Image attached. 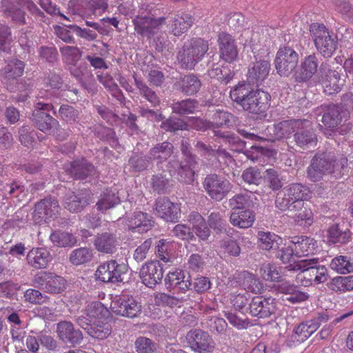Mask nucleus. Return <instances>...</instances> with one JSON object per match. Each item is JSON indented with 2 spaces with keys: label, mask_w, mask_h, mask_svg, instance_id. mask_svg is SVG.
I'll list each match as a JSON object with an SVG mask.
<instances>
[{
  "label": "nucleus",
  "mask_w": 353,
  "mask_h": 353,
  "mask_svg": "<svg viewBox=\"0 0 353 353\" xmlns=\"http://www.w3.org/2000/svg\"><path fill=\"white\" fill-rule=\"evenodd\" d=\"M348 172V160L345 157L337 158L331 152L316 153L307 168V177L312 182H318L324 176L330 179H341Z\"/></svg>",
  "instance_id": "f257e3e1"
},
{
  "label": "nucleus",
  "mask_w": 353,
  "mask_h": 353,
  "mask_svg": "<svg viewBox=\"0 0 353 353\" xmlns=\"http://www.w3.org/2000/svg\"><path fill=\"white\" fill-rule=\"evenodd\" d=\"M286 269L289 271H301L299 279L303 286L323 283L329 278L327 269L325 265H320L318 258L298 260L286 266Z\"/></svg>",
  "instance_id": "f03ea898"
},
{
  "label": "nucleus",
  "mask_w": 353,
  "mask_h": 353,
  "mask_svg": "<svg viewBox=\"0 0 353 353\" xmlns=\"http://www.w3.org/2000/svg\"><path fill=\"white\" fill-rule=\"evenodd\" d=\"M298 121L299 119H295L280 121L268 126L260 135L245 128H239L237 132L243 138L254 142L262 141H275L282 139H290V140Z\"/></svg>",
  "instance_id": "7ed1b4c3"
},
{
  "label": "nucleus",
  "mask_w": 353,
  "mask_h": 353,
  "mask_svg": "<svg viewBox=\"0 0 353 353\" xmlns=\"http://www.w3.org/2000/svg\"><path fill=\"white\" fill-rule=\"evenodd\" d=\"M38 96L43 101H39L34 104L30 120L32 125L40 131L50 133L53 128L59 125V121L49 114L50 110H54L50 100L52 93L47 90H41Z\"/></svg>",
  "instance_id": "20e7f679"
},
{
  "label": "nucleus",
  "mask_w": 353,
  "mask_h": 353,
  "mask_svg": "<svg viewBox=\"0 0 353 353\" xmlns=\"http://www.w3.org/2000/svg\"><path fill=\"white\" fill-rule=\"evenodd\" d=\"M310 188L300 183H291L277 193L275 206L281 211L295 209L302 205V201L310 198Z\"/></svg>",
  "instance_id": "39448f33"
},
{
  "label": "nucleus",
  "mask_w": 353,
  "mask_h": 353,
  "mask_svg": "<svg viewBox=\"0 0 353 353\" xmlns=\"http://www.w3.org/2000/svg\"><path fill=\"white\" fill-rule=\"evenodd\" d=\"M209 50L208 42L201 38H193L185 42L179 50L177 60L182 68L192 70L202 60Z\"/></svg>",
  "instance_id": "423d86ee"
},
{
  "label": "nucleus",
  "mask_w": 353,
  "mask_h": 353,
  "mask_svg": "<svg viewBox=\"0 0 353 353\" xmlns=\"http://www.w3.org/2000/svg\"><path fill=\"white\" fill-rule=\"evenodd\" d=\"M317 142V134L312 121L305 119H299L288 146L296 151L307 150L316 147Z\"/></svg>",
  "instance_id": "0eeeda50"
},
{
  "label": "nucleus",
  "mask_w": 353,
  "mask_h": 353,
  "mask_svg": "<svg viewBox=\"0 0 353 353\" xmlns=\"http://www.w3.org/2000/svg\"><path fill=\"white\" fill-rule=\"evenodd\" d=\"M310 32L317 51L325 58L331 57L337 48L336 35L318 23L310 25Z\"/></svg>",
  "instance_id": "6e6552de"
},
{
  "label": "nucleus",
  "mask_w": 353,
  "mask_h": 353,
  "mask_svg": "<svg viewBox=\"0 0 353 353\" xmlns=\"http://www.w3.org/2000/svg\"><path fill=\"white\" fill-rule=\"evenodd\" d=\"M316 112L322 116L323 125L320 127L321 130L324 128V133H326L325 131L330 133L336 132L341 123L349 121L347 117L333 103L321 105L317 108Z\"/></svg>",
  "instance_id": "1a4fd4ad"
},
{
  "label": "nucleus",
  "mask_w": 353,
  "mask_h": 353,
  "mask_svg": "<svg viewBox=\"0 0 353 353\" xmlns=\"http://www.w3.org/2000/svg\"><path fill=\"white\" fill-rule=\"evenodd\" d=\"M202 184L206 194L216 201H222L233 188L229 180L215 173L207 174Z\"/></svg>",
  "instance_id": "9d476101"
},
{
  "label": "nucleus",
  "mask_w": 353,
  "mask_h": 353,
  "mask_svg": "<svg viewBox=\"0 0 353 353\" xmlns=\"http://www.w3.org/2000/svg\"><path fill=\"white\" fill-rule=\"evenodd\" d=\"M299 54L289 46L281 47L277 51L274 66L280 77H288L294 74L299 63Z\"/></svg>",
  "instance_id": "9b49d317"
},
{
  "label": "nucleus",
  "mask_w": 353,
  "mask_h": 353,
  "mask_svg": "<svg viewBox=\"0 0 353 353\" xmlns=\"http://www.w3.org/2000/svg\"><path fill=\"white\" fill-rule=\"evenodd\" d=\"M32 282L34 287L50 294H61L66 289L65 279L54 272H40L35 274Z\"/></svg>",
  "instance_id": "f8f14e48"
},
{
  "label": "nucleus",
  "mask_w": 353,
  "mask_h": 353,
  "mask_svg": "<svg viewBox=\"0 0 353 353\" xmlns=\"http://www.w3.org/2000/svg\"><path fill=\"white\" fill-rule=\"evenodd\" d=\"M165 17L154 19L150 16L143 6L132 19L136 32L142 37L148 38H151L159 31L160 26L165 23Z\"/></svg>",
  "instance_id": "ddd939ff"
},
{
  "label": "nucleus",
  "mask_w": 353,
  "mask_h": 353,
  "mask_svg": "<svg viewBox=\"0 0 353 353\" xmlns=\"http://www.w3.org/2000/svg\"><path fill=\"white\" fill-rule=\"evenodd\" d=\"M25 63L17 59H12L6 62V65L0 70L3 84L10 92L19 90L20 77L24 71Z\"/></svg>",
  "instance_id": "4468645a"
},
{
  "label": "nucleus",
  "mask_w": 353,
  "mask_h": 353,
  "mask_svg": "<svg viewBox=\"0 0 353 353\" xmlns=\"http://www.w3.org/2000/svg\"><path fill=\"white\" fill-rule=\"evenodd\" d=\"M128 270V266L125 263L110 260L98 267L95 276L97 280L104 283L122 282V275L125 274Z\"/></svg>",
  "instance_id": "2eb2a0df"
},
{
  "label": "nucleus",
  "mask_w": 353,
  "mask_h": 353,
  "mask_svg": "<svg viewBox=\"0 0 353 353\" xmlns=\"http://www.w3.org/2000/svg\"><path fill=\"white\" fill-rule=\"evenodd\" d=\"M110 309L117 315L128 318L137 317L141 312V305L128 294L115 296L112 300Z\"/></svg>",
  "instance_id": "dca6fc26"
},
{
  "label": "nucleus",
  "mask_w": 353,
  "mask_h": 353,
  "mask_svg": "<svg viewBox=\"0 0 353 353\" xmlns=\"http://www.w3.org/2000/svg\"><path fill=\"white\" fill-rule=\"evenodd\" d=\"M266 55L263 58L255 55V61L250 64L247 81L252 85L259 86L268 78L271 69L270 60L268 57V50H265Z\"/></svg>",
  "instance_id": "f3484780"
},
{
  "label": "nucleus",
  "mask_w": 353,
  "mask_h": 353,
  "mask_svg": "<svg viewBox=\"0 0 353 353\" xmlns=\"http://www.w3.org/2000/svg\"><path fill=\"white\" fill-rule=\"evenodd\" d=\"M185 341L188 345L199 353H211L215 347V343L208 332L194 329L187 332Z\"/></svg>",
  "instance_id": "a211bd4d"
},
{
  "label": "nucleus",
  "mask_w": 353,
  "mask_h": 353,
  "mask_svg": "<svg viewBox=\"0 0 353 353\" xmlns=\"http://www.w3.org/2000/svg\"><path fill=\"white\" fill-rule=\"evenodd\" d=\"M66 172L74 180L91 183L97 174V169L87 159H75L65 165Z\"/></svg>",
  "instance_id": "6ab92c4d"
},
{
  "label": "nucleus",
  "mask_w": 353,
  "mask_h": 353,
  "mask_svg": "<svg viewBox=\"0 0 353 353\" xmlns=\"http://www.w3.org/2000/svg\"><path fill=\"white\" fill-rule=\"evenodd\" d=\"M319 55L312 53L304 57L292 77L297 83H307L320 69Z\"/></svg>",
  "instance_id": "aec40b11"
},
{
  "label": "nucleus",
  "mask_w": 353,
  "mask_h": 353,
  "mask_svg": "<svg viewBox=\"0 0 353 353\" xmlns=\"http://www.w3.org/2000/svg\"><path fill=\"white\" fill-rule=\"evenodd\" d=\"M270 95L262 90L256 89L251 99L243 105V110L256 119L265 118L270 107Z\"/></svg>",
  "instance_id": "412c9836"
},
{
  "label": "nucleus",
  "mask_w": 353,
  "mask_h": 353,
  "mask_svg": "<svg viewBox=\"0 0 353 353\" xmlns=\"http://www.w3.org/2000/svg\"><path fill=\"white\" fill-rule=\"evenodd\" d=\"M249 313L253 317L265 319L274 314L276 310V302L272 297L256 296L249 303Z\"/></svg>",
  "instance_id": "4be33fe9"
},
{
  "label": "nucleus",
  "mask_w": 353,
  "mask_h": 353,
  "mask_svg": "<svg viewBox=\"0 0 353 353\" xmlns=\"http://www.w3.org/2000/svg\"><path fill=\"white\" fill-rule=\"evenodd\" d=\"M57 333L59 340L70 347H74L83 340L82 332L68 321H61L57 324Z\"/></svg>",
  "instance_id": "5701e85b"
},
{
  "label": "nucleus",
  "mask_w": 353,
  "mask_h": 353,
  "mask_svg": "<svg viewBox=\"0 0 353 353\" xmlns=\"http://www.w3.org/2000/svg\"><path fill=\"white\" fill-rule=\"evenodd\" d=\"M59 210L60 206L57 199L45 198L35 204L33 218L37 223L46 222L55 217Z\"/></svg>",
  "instance_id": "b1692460"
},
{
  "label": "nucleus",
  "mask_w": 353,
  "mask_h": 353,
  "mask_svg": "<svg viewBox=\"0 0 353 353\" xmlns=\"http://www.w3.org/2000/svg\"><path fill=\"white\" fill-rule=\"evenodd\" d=\"M319 73L325 93L330 95L339 93L341 90L342 87L339 84L340 73L336 70L331 69L327 61L321 62Z\"/></svg>",
  "instance_id": "393cba45"
},
{
  "label": "nucleus",
  "mask_w": 353,
  "mask_h": 353,
  "mask_svg": "<svg viewBox=\"0 0 353 353\" xmlns=\"http://www.w3.org/2000/svg\"><path fill=\"white\" fill-rule=\"evenodd\" d=\"M163 275V269L158 261H150L145 263L139 272L142 283L147 287L153 288L159 283Z\"/></svg>",
  "instance_id": "a878e982"
},
{
  "label": "nucleus",
  "mask_w": 353,
  "mask_h": 353,
  "mask_svg": "<svg viewBox=\"0 0 353 353\" xmlns=\"http://www.w3.org/2000/svg\"><path fill=\"white\" fill-rule=\"evenodd\" d=\"M157 214L167 222L177 223L181 217V208L167 197H160L155 203Z\"/></svg>",
  "instance_id": "bb28decb"
},
{
  "label": "nucleus",
  "mask_w": 353,
  "mask_h": 353,
  "mask_svg": "<svg viewBox=\"0 0 353 353\" xmlns=\"http://www.w3.org/2000/svg\"><path fill=\"white\" fill-rule=\"evenodd\" d=\"M217 41L220 58L228 63L235 61L238 57V50L234 37L222 32L219 34Z\"/></svg>",
  "instance_id": "cd10ccee"
},
{
  "label": "nucleus",
  "mask_w": 353,
  "mask_h": 353,
  "mask_svg": "<svg viewBox=\"0 0 353 353\" xmlns=\"http://www.w3.org/2000/svg\"><path fill=\"white\" fill-rule=\"evenodd\" d=\"M93 245L98 252L112 254L117 250L118 238L113 232L99 233L94 238Z\"/></svg>",
  "instance_id": "c85d7f7f"
},
{
  "label": "nucleus",
  "mask_w": 353,
  "mask_h": 353,
  "mask_svg": "<svg viewBox=\"0 0 353 353\" xmlns=\"http://www.w3.org/2000/svg\"><path fill=\"white\" fill-rule=\"evenodd\" d=\"M174 87L185 96H192L200 90L201 81L196 74H188L178 78Z\"/></svg>",
  "instance_id": "c756f323"
},
{
  "label": "nucleus",
  "mask_w": 353,
  "mask_h": 353,
  "mask_svg": "<svg viewBox=\"0 0 353 353\" xmlns=\"http://www.w3.org/2000/svg\"><path fill=\"white\" fill-rule=\"evenodd\" d=\"M252 83L248 82L239 83L230 92L231 99L237 105L243 108V105L251 99L256 89L252 87Z\"/></svg>",
  "instance_id": "7c9ffc66"
},
{
  "label": "nucleus",
  "mask_w": 353,
  "mask_h": 353,
  "mask_svg": "<svg viewBox=\"0 0 353 353\" xmlns=\"http://www.w3.org/2000/svg\"><path fill=\"white\" fill-rule=\"evenodd\" d=\"M70 73L85 90L93 91L94 78L86 63H81L78 67L71 68Z\"/></svg>",
  "instance_id": "2f4dec72"
},
{
  "label": "nucleus",
  "mask_w": 353,
  "mask_h": 353,
  "mask_svg": "<svg viewBox=\"0 0 353 353\" xmlns=\"http://www.w3.org/2000/svg\"><path fill=\"white\" fill-rule=\"evenodd\" d=\"M174 150V145L168 141H165L155 144L150 149L148 154L152 161H157V166L159 167L172 155Z\"/></svg>",
  "instance_id": "473e14b6"
},
{
  "label": "nucleus",
  "mask_w": 353,
  "mask_h": 353,
  "mask_svg": "<svg viewBox=\"0 0 353 353\" xmlns=\"http://www.w3.org/2000/svg\"><path fill=\"white\" fill-rule=\"evenodd\" d=\"M51 259L50 252L44 248H32L27 255L28 264L35 269L46 268Z\"/></svg>",
  "instance_id": "72a5a7b5"
},
{
  "label": "nucleus",
  "mask_w": 353,
  "mask_h": 353,
  "mask_svg": "<svg viewBox=\"0 0 353 353\" xmlns=\"http://www.w3.org/2000/svg\"><path fill=\"white\" fill-rule=\"evenodd\" d=\"M89 204L88 195L83 192H70L64 196V206L72 212H79Z\"/></svg>",
  "instance_id": "f704fd0d"
},
{
  "label": "nucleus",
  "mask_w": 353,
  "mask_h": 353,
  "mask_svg": "<svg viewBox=\"0 0 353 353\" xmlns=\"http://www.w3.org/2000/svg\"><path fill=\"white\" fill-rule=\"evenodd\" d=\"M189 221L192 224L193 233L201 241H207L210 236L211 230L205 219L198 212H192L189 215Z\"/></svg>",
  "instance_id": "c9c22d12"
},
{
  "label": "nucleus",
  "mask_w": 353,
  "mask_h": 353,
  "mask_svg": "<svg viewBox=\"0 0 353 353\" xmlns=\"http://www.w3.org/2000/svg\"><path fill=\"white\" fill-rule=\"evenodd\" d=\"M152 165L150 154L143 152H134L128 160L129 170L132 172H141L148 170Z\"/></svg>",
  "instance_id": "e433bc0d"
},
{
  "label": "nucleus",
  "mask_w": 353,
  "mask_h": 353,
  "mask_svg": "<svg viewBox=\"0 0 353 353\" xmlns=\"http://www.w3.org/2000/svg\"><path fill=\"white\" fill-rule=\"evenodd\" d=\"M257 238L259 247L263 250L274 252L283 243V240L279 236L270 232L259 231Z\"/></svg>",
  "instance_id": "4c0bfd02"
},
{
  "label": "nucleus",
  "mask_w": 353,
  "mask_h": 353,
  "mask_svg": "<svg viewBox=\"0 0 353 353\" xmlns=\"http://www.w3.org/2000/svg\"><path fill=\"white\" fill-rule=\"evenodd\" d=\"M194 19L189 14H176L172 18L171 30L174 36L179 37L193 25Z\"/></svg>",
  "instance_id": "58836bf2"
},
{
  "label": "nucleus",
  "mask_w": 353,
  "mask_h": 353,
  "mask_svg": "<svg viewBox=\"0 0 353 353\" xmlns=\"http://www.w3.org/2000/svg\"><path fill=\"white\" fill-rule=\"evenodd\" d=\"M254 221L255 213L248 209L239 212H232L230 216V223L239 228H250Z\"/></svg>",
  "instance_id": "ea45409f"
},
{
  "label": "nucleus",
  "mask_w": 353,
  "mask_h": 353,
  "mask_svg": "<svg viewBox=\"0 0 353 353\" xmlns=\"http://www.w3.org/2000/svg\"><path fill=\"white\" fill-rule=\"evenodd\" d=\"M133 78L139 94L148 101L152 107L159 105L161 100L155 91L150 88L142 79L138 78L135 74H133Z\"/></svg>",
  "instance_id": "a19ab883"
},
{
  "label": "nucleus",
  "mask_w": 353,
  "mask_h": 353,
  "mask_svg": "<svg viewBox=\"0 0 353 353\" xmlns=\"http://www.w3.org/2000/svg\"><path fill=\"white\" fill-rule=\"evenodd\" d=\"M129 227L138 229L139 232H148L152 226L150 216L142 212H135L128 220Z\"/></svg>",
  "instance_id": "79ce46f5"
},
{
  "label": "nucleus",
  "mask_w": 353,
  "mask_h": 353,
  "mask_svg": "<svg viewBox=\"0 0 353 353\" xmlns=\"http://www.w3.org/2000/svg\"><path fill=\"white\" fill-rule=\"evenodd\" d=\"M120 203V198L117 193L112 190L106 189L104 190L96 203V208L98 211L103 213L105 212L108 210L114 208Z\"/></svg>",
  "instance_id": "37998d69"
},
{
  "label": "nucleus",
  "mask_w": 353,
  "mask_h": 353,
  "mask_svg": "<svg viewBox=\"0 0 353 353\" xmlns=\"http://www.w3.org/2000/svg\"><path fill=\"white\" fill-rule=\"evenodd\" d=\"M312 241L313 239L305 236L293 237L291 245L294 246L296 256H306L313 252L314 244Z\"/></svg>",
  "instance_id": "c03bdc74"
},
{
  "label": "nucleus",
  "mask_w": 353,
  "mask_h": 353,
  "mask_svg": "<svg viewBox=\"0 0 353 353\" xmlns=\"http://www.w3.org/2000/svg\"><path fill=\"white\" fill-rule=\"evenodd\" d=\"M241 284L248 292L254 294H261L263 291V284L254 274L249 272H243L241 274Z\"/></svg>",
  "instance_id": "a18cd8bd"
},
{
  "label": "nucleus",
  "mask_w": 353,
  "mask_h": 353,
  "mask_svg": "<svg viewBox=\"0 0 353 353\" xmlns=\"http://www.w3.org/2000/svg\"><path fill=\"white\" fill-rule=\"evenodd\" d=\"M171 108L173 113L183 116L194 114L199 108V102L196 99H186L173 103Z\"/></svg>",
  "instance_id": "49530a36"
},
{
  "label": "nucleus",
  "mask_w": 353,
  "mask_h": 353,
  "mask_svg": "<svg viewBox=\"0 0 353 353\" xmlns=\"http://www.w3.org/2000/svg\"><path fill=\"white\" fill-rule=\"evenodd\" d=\"M288 211L293 212L292 216L294 221L299 225L310 226L313 223L314 215L312 211L303 205H300L295 209L288 210Z\"/></svg>",
  "instance_id": "de8ad7c7"
},
{
  "label": "nucleus",
  "mask_w": 353,
  "mask_h": 353,
  "mask_svg": "<svg viewBox=\"0 0 353 353\" xmlns=\"http://www.w3.org/2000/svg\"><path fill=\"white\" fill-rule=\"evenodd\" d=\"M252 193L241 192L229 199V205L232 210H248L254 205Z\"/></svg>",
  "instance_id": "09e8293b"
},
{
  "label": "nucleus",
  "mask_w": 353,
  "mask_h": 353,
  "mask_svg": "<svg viewBox=\"0 0 353 353\" xmlns=\"http://www.w3.org/2000/svg\"><path fill=\"white\" fill-rule=\"evenodd\" d=\"M50 239L54 245L58 247H71L77 243L76 238L72 234L60 230L52 232Z\"/></svg>",
  "instance_id": "8fccbe9b"
},
{
  "label": "nucleus",
  "mask_w": 353,
  "mask_h": 353,
  "mask_svg": "<svg viewBox=\"0 0 353 353\" xmlns=\"http://www.w3.org/2000/svg\"><path fill=\"white\" fill-rule=\"evenodd\" d=\"M318 325L312 320L303 322L299 325L294 331V339L303 342L310 337L316 330Z\"/></svg>",
  "instance_id": "3c124183"
},
{
  "label": "nucleus",
  "mask_w": 353,
  "mask_h": 353,
  "mask_svg": "<svg viewBox=\"0 0 353 353\" xmlns=\"http://www.w3.org/2000/svg\"><path fill=\"white\" fill-rule=\"evenodd\" d=\"M350 232L349 230H342L338 224H333L328 230V239L332 243L344 244L349 241Z\"/></svg>",
  "instance_id": "603ef678"
},
{
  "label": "nucleus",
  "mask_w": 353,
  "mask_h": 353,
  "mask_svg": "<svg viewBox=\"0 0 353 353\" xmlns=\"http://www.w3.org/2000/svg\"><path fill=\"white\" fill-rule=\"evenodd\" d=\"M233 115L223 110L216 109L213 112L210 121V128L214 127L230 126L231 125V119Z\"/></svg>",
  "instance_id": "864d4df0"
},
{
  "label": "nucleus",
  "mask_w": 353,
  "mask_h": 353,
  "mask_svg": "<svg viewBox=\"0 0 353 353\" xmlns=\"http://www.w3.org/2000/svg\"><path fill=\"white\" fill-rule=\"evenodd\" d=\"M208 224L216 234L224 233L227 230V222L219 212H213L209 215Z\"/></svg>",
  "instance_id": "5fc2aeb1"
},
{
  "label": "nucleus",
  "mask_w": 353,
  "mask_h": 353,
  "mask_svg": "<svg viewBox=\"0 0 353 353\" xmlns=\"http://www.w3.org/2000/svg\"><path fill=\"white\" fill-rule=\"evenodd\" d=\"M274 253L275 257L281 261L283 263H289L288 265H290L295 261L294 258L296 256V253L294 246L291 245V241L288 245H279V248L275 250Z\"/></svg>",
  "instance_id": "6e6d98bb"
},
{
  "label": "nucleus",
  "mask_w": 353,
  "mask_h": 353,
  "mask_svg": "<svg viewBox=\"0 0 353 353\" xmlns=\"http://www.w3.org/2000/svg\"><path fill=\"white\" fill-rule=\"evenodd\" d=\"M60 119L67 123L72 124L79 120V112L73 106L63 104L59 110Z\"/></svg>",
  "instance_id": "4d7b16f0"
},
{
  "label": "nucleus",
  "mask_w": 353,
  "mask_h": 353,
  "mask_svg": "<svg viewBox=\"0 0 353 353\" xmlns=\"http://www.w3.org/2000/svg\"><path fill=\"white\" fill-rule=\"evenodd\" d=\"M111 325L108 323H99L98 324H92L90 329H88V334L90 336L103 340L111 334Z\"/></svg>",
  "instance_id": "13d9d810"
},
{
  "label": "nucleus",
  "mask_w": 353,
  "mask_h": 353,
  "mask_svg": "<svg viewBox=\"0 0 353 353\" xmlns=\"http://www.w3.org/2000/svg\"><path fill=\"white\" fill-rule=\"evenodd\" d=\"M134 345L137 353H157V344L149 338L138 337Z\"/></svg>",
  "instance_id": "bf43d9fd"
},
{
  "label": "nucleus",
  "mask_w": 353,
  "mask_h": 353,
  "mask_svg": "<svg viewBox=\"0 0 353 353\" xmlns=\"http://www.w3.org/2000/svg\"><path fill=\"white\" fill-rule=\"evenodd\" d=\"M330 268L340 274H347L353 272V264L345 256H339L334 258L330 263Z\"/></svg>",
  "instance_id": "052dcab7"
},
{
  "label": "nucleus",
  "mask_w": 353,
  "mask_h": 353,
  "mask_svg": "<svg viewBox=\"0 0 353 353\" xmlns=\"http://www.w3.org/2000/svg\"><path fill=\"white\" fill-rule=\"evenodd\" d=\"M92 257V250L88 248H80L74 250L70 255V261L74 265L87 263Z\"/></svg>",
  "instance_id": "680f3d73"
},
{
  "label": "nucleus",
  "mask_w": 353,
  "mask_h": 353,
  "mask_svg": "<svg viewBox=\"0 0 353 353\" xmlns=\"http://www.w3.org/2000/svg\"><path fill=\"white\" fill-rule=\"evenodd\" d=\"M4 13L7 17L11 18L12 21L19 25L23 26L27 23L26 20V13L21 8H16L12 3L10 6H4Z\"/></svg>",
  "instance_id": "e2e57ef3"
},
{
  "label": "nucleus",
  "mask_w": 353,
  "mask_h": 353,
  "mask_svg": "<svg viewBox=\"0 0 353 353\" xmlns=\"http://www.w3.org/2000/svg\"><path fill=\"white\" fill-rule=\"evenodd\" d=\"M336 105L341 111L350 120L351 114L353 112V93L346 92L340 96V101Z\"/></svg>",
  "instance_id": "0e129e2a"
},
{
  "label": "nucleus",
  "mask_w": 353,
  "mask_h": 353,
  "mask_svg": "<svg viewBox=\"0 0 353 353\" xmlns=\"http://www.w3.org/2000/svg\"><path fill=\"white\" fill-rule=\"evenodd\" d=\"M161 128L165 131L175 132L178 130H188L187 122L179 118H170L161 124Z\"/></svg>",
  "instance_id": "69168bd1"
},
{
  "label": "nucleus",
  "mask_w": 353,
  "mask_h": 353,
  "mask_svg": "<svg viewBox=\"0 0 353 353\" xmlns=\"http://www.w3.org/2000/svg\"><path fill=\"white\" fill-rule=\"evenodd\" d=\"M85 312L90 319H100L106 315L108 310L101 302L93 301L87 305Z\"/></svg>",
  "instance_id": "338daca9"
},
{
  "label": "nucleus",
  "mask_w": 353,
  "mask_h": 353,
  "mask_svg": "<svg viewBox=\"0 0 353 353\" xmlns=\"http://www.w3.org/2000/svg\"><path fill=\"white\" fill-rule=\"evenodd\" d=\"M19 139L26 147L30 146L34 141L36 132L28 125H23L19 128Z\"/></svg>",
  "instance_id": "774afa93"
}]
</instances>
